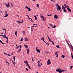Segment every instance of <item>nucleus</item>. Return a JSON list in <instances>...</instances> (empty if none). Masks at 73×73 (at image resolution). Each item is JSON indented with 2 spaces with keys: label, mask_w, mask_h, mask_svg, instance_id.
Segmentation results:
<instances>
[{
  "label": "nucleus",
  "mask_w": 73,
  "mask_h": 73,
  "mask_svg": "<svg viewBox=\"0 0 73 73\" xmlns=\"http://www.w3.org/2000/svg\"><path fill=\"white\" fill-rule=\"evenodd\" d=\"M50 26H51V27H53V26L52 24H50Z\"/></svg>",
  "instance_id": "58836bf2"
},
{
  "label": "nucleus",
  "mask_w": 73,
  "mask_h": 73,
  "mask_svg": "<svg viewBox=\"0 0 73 73\" xmlns=\"http://www.w3.org/2000/svg\"><path fill=\"white\" fill-rule=\"evenodd\" d=\"M24 62V63H25V64H28V61H25H25Z\"/></svg>",
  "instance_id": "f3484780"
},
{
  "label": "nucleus",
  "mask_w": 73,
  "mask_h": 73,
  "mask_svg": "<svg viewBox=\"0 0 73 73\" xmlns=\"http://www.w3.org/2000/svg\"><path fill=\"white\" fill-rule=\"evenodd\" d=\"M20 23H23V20H22V21L20 22Z\"/></svg>",
  "instance_id": "a19ab883"
},
{
  "label": "nucleus",
  "mask_w": 73,
  "mask_h": 73,
  "mask_svg": "<svg viewBox=\"0 0 73 73\" xmlns=\"http://www.w3.org/2000/svg\"><path fill=\"white\" fill-rule=\"evenodd\" d=\"M34 17H35V20H37V17L35 16H34Z\"/></svg>",
  "instance_id": "473e14b6"
},
{
  "label": "nucleus",
  "mask_w": 73,
  "mask_h": 73,
  "mask_svg": "<svg viewBox=\"0 0 73 73\" xmlns=\"http://www.w3.org/2000/svg\"><path fill=\"white\" fill-rule=\"evenodd\" d=\"M56 5V7H58V6L59 5H58V4H57Z\"/></svg>",
  "instance_id": "3c124183"
},
{
  "label": "nucleus",
  "mask_w": 73,
  "mask_h": 73,
  "mask_svg": "<svg viewBox=\"0 0 73 73\" xmlns=\"http://www.w3.org/2000/svg\"><path fill=\"white\" fill-rule=\"evenodd\" d=\"M56 48H60V46H58V45H56Z\"/></svg>",
  "instance_id": "393cba45"
},
{
  "label": "nucleus",
  "mask_w": 73,
  "mask_h": 73,
  "mask_svg": "<svg viewBox=\"0 0 73 73\" xmlns=\"http://www.w3.org/2000/svg\"><path fill=\"white\" fill-rule=\"evenodd\" d=\"M67 9L68 10V11L69 12H71V10L69 8H68Z\"/></svg>",
  "instance_id": "dca6fc26"
},
{
  "label": "nucleus",
  "mask_w": 73,
  "mask_h": 73,
  "mask_svg": "<svg viewBox=\"0 0 73 73\" xmlns=\"http://www.w3.org/2000/svg\"><path fill=\"white\" fill-rule=\"evenodd\" d=\"M20 46V48H21L22 47V46H21V45H20V46Z\"/></svg>",
  "instance_id": "de8ad7c7"
},
{
  "label": "nucleus",
  "mask_w": 73,
  "mask_h": 73,
  "mask_svg": "<svg viewBox=\"0 0 73 73\" xmlns=\"http://www.w3.org/2000/svg\"><path fill=\"white\" fill-rule=\"evenodd\" d=\"M24 46L26 48H28V46L27 45L24 44Z\"/></svg>",
  "instance_id": "f8f14e48"
},
{
  "label": "nucleus",
  "mask_w": 73,
  "mask_h": 73,
  "mask_svg": "<svg viewBox=\"0 0 73 73\" xmlns=\"http://www.w3.org/2000/svg\"><path fill=\"white\" fill-rule=\"evenodd\" d=\"M28 68L29 69H31V67H30V66H29V67H28Z\"/></svg>",
  "instance_id": "5fc2aeb1"
},
{
  "label": "nucleus",
  "mask_w": 73,
  "mask_h": 73,
  "mask_svg": "<svg viewBox=\"0 0 73 73\" xmlns=\"http://www.w3.org/2000/svg\"><path fill=\"white\" fill-rule=\"evenodd\" d=\"M15 33L16 36H17V31H15Z\"/></svg>",
  "instance_id": "ddd939ff"
},
{
  "label": "nucleus",
  "mask_w": 73,
  "mask_h": 73,
  "mask_svg": "<svg viewBox=\"0 0 73 73\" xmlns=\"http://www.w3.org/2000/svg\"><path fill=\"white\" fill-rule=\"evenodd\" d=\"M31 31H33V29L32 28L31 29Z\"/></svg>",
  "instance_id": "4d7b16f0"
},
{
  "label": "nucleus",
  "mask_w": 73,
  "mask_h": 73,
  "mask_svg": "<svg viewBox=\"0 0 73 73\" xmlns=\"http://www.w3.org/2000/svg\"><path fill=\"white\" fill-rule=\"evenodd\" d=\"M72 68H73V66H71L70 67V69H72Z\"/></svg>",
  "instance_id": "a18cd8bd"
},
{
  "label": "nucleus",
  "mask_w": 73,
  "mask_h": 73,
  "mask_svg": "<svg viewBox=\"0 0 73 73\" xmlns=\"http://www.w3.org/2000/svg\"><path fill=\"white\" fill-rule=\"evenodd\" d=\"M52 42L53 44L54 45V42H53L52 41V42Z\"/></svg>",
  "instance_id": "bf43d9fd"
},
{
  "label": "nucleus",
  "mask_w": 73,
  "mask_h": 73,
  "mask_svg": "<svg viewBox=\"0 0 73 73\" xmlns=\"http://www.w3.org/2000/svg\"><path fill=\"white\" fill-rule=\"evenodd\" d=\"M28 9H29V11H31V9H30V8L29 7Z\"/></svg>",
  "instance_id": "72a5a7b5"
},
{
  "label": "nucleus",
  "mask_w": 73,
  "mask_h": 73,
  "mask_svg": "<svg viewBox=\"0 0 73 73\" xmlns=\"http://www.w3.org/2000/svg\"><path fill=\"white\" fill-rule=\"evenodd\" d=\"M5 38H6L7 41H6V42L8 43V38L7 36H5Z\"/></svg>",
  "instance_id": "9d476101"
},
{
  "label": "nucleus",
  "mask_w": 73,
  "mask_h": 73,
  "mask_svg": "<svg viewBox=\"0 0 73 73\" xmlns=\"http://www.w3.org/2000/svg\"><path fill=\"white\" fill-rule=\"evenodd\" d=\"M62 73V72H61V71H60V72H59V73Z\"/></svg>",
  "instance_id": "774afa93"
},
{
  "label": "nucleus",
  "mask_w": 73,
  "mask_h": 73,
  "mask_svg": "<svg viewBox=\"0 0 73 73\" xmlns=\"http://www.w3.org/2000/svg\"><path fill=\"white\" fill-rule=\"evenodd\" d=\"M26 65H27V66H28V67H29V66H29V65L28 64V63L26 64Z\"/></svg>",
  "instance_id": "ea45409f"
},
{
  "label": "nucleus",
  "mask_w": 73,
  "mask_h": 73,
  "mask_svg": "<svg viewBox=\"0 0 73 73\" xmlns=\"http://www.w3.org/2000/svg\"><path fill=\"white\" fill-rule=\"evenodd\" d=\"M23 39H24V38H21V41H23Z\"/></svg>",
  "instance_id": "2f4dec72"
},
{
  "label": "nucleus",
  "mask_w": 73,
  "mask_h": 73,
  "mask_svg": "<svg viewBox=\"0 0 73 73\" xmlns=\"http://www.w3.org/2000/svg\"><path fill=\"white\" fill-rule=\"evenodd\" d=\"M24 40L25 41H29V40L27 38V37H26L24 38Z\"/></svg>",
  "instance_id": "1a4fd4ad"
},
{
  "label": "nucleus",
  "mask_w": 73,
  "mask_h": 73,
  "mask_svg": "<svg viewBox=\"0 0 73 73\" xmlns=\"http://www.w3.org/2000/svg\"><path fill=\"white\" fill-rule=\"evenodd\" d=\"M54 17L55 19H58V17L57 16V15H55L54 16Z\"/></svg>",
  "instance_id": "6e6552de"
},
{
  "label": "nucleus",
  "mask_w": 73,
  "mask_h": 73,
  "mask_svg": "<svg viewBox=\"0 0 73 73\" xmlns=\"http://www.w3.org/2000/svg\"><path fill=\"white\" fill-rule=\"evenodd\" d=\"M40 17L41 19L43 21H45L46 20V17H44V16H42V15L41 14L40 15Z\"/></svg>",
  "instance_id": "f257e3e1"
},
{
  "label": "nucleus",
  "mask_w": 73,
  "mask_h": 73,
  "mask_svg": "<svg viewBox=\"0 0 73 73\" xmlns=\"http://www.w3.org/2000/svg\"><path fill=\"white\" fill-rule=\"evenodd\" d=\"M5 14H8V13L7 12L5 11Z\"/></svg>",
  "instance_id": "8fccbe9b"
},
{
  "label": "nucleus",
  "mask_w": 73,
  "mask_h": 73,
  "mask_svg": "<svg viewBox=\"0 0 73 73\" xmlns=\"http://www.w3.org/2000/svg\"><path fill=\"white\" fill-rule=\"evenodd\" d=\"M35 27H36L37 26V25L36 24H35Z\"/></svg>",
  "instance_id": "49530a36"
},
{
  "label": "nucleus",
  "mask_w": 73,
  "mask_h": 73,
  "mask_svg": "<svg viewBox=\"0 0 73 73\" xmlns=\"http://www.w3.org/2000/svg\"><path fill=\"white\" fill-rule=\"evenodd\" d=\"M25 8L27 9H28V8H29V7H28L27 6H26Z\"/></svg>",
  "instance_id": "c9c22d12"
},
{
  "label": "nucleus",
  "mask_w": 73,
  "mask_h": 73,
  "mask_svg": "<svg viewBox=\"0 0 73 73\" xmlns=\"http://www.w3.org/2000/svg\"><path fill=\"white\" fill-rule=\"evenodd\" d=\"M17 22H18V24H20V22L19 21H17Z\"/></svg>",
  "instance_id": "052dcab7"
},
{
  "label": "nucleus",
  "mask_w": 73,
  "mask_h": 73,
  "mask_svg": "<svg viewBox=\"0 0 73 73\" xmlns=\"http://www.w3.org/2000/svg\"><path fill=\"white\" fill-rule=\"evenodd\" d=\"M8 14H5V16H4V17H8Z\"/></svg>",
  "instance_id": "aec40b11"
},
{
  "label": "nucleus",
  "mask_w": 73,
  "mask_h": 73,
  "mask_svg": "<svg viewBox=\"0 0 73 73\" xmlns=\"http://www.w3.org/2000/svg\"><path fill=\"white\" fill-rule=\"evenodd\" d=\"M56 28V25H54V27H53V28Z\"/></svg>",
  "instance_id": "4c0bfd02"
},
{
  "label": "nucleus",
  "mask_w": 73,
  "mask_h": 73,
  "mask_svg": "<svg viewBox=\"0 0 73 73\" xmlns=\"http://www.w3.org/2000/svg\"><path fill=\"white\" fill-rule=\"evenodd\" d=\"M63 12L65 13L66 12V9L65 8L64 9H63Z\"/></svg>",
  "instance_id": "4468645a"
},
{
  "label": "nucleus",
  "mask_w": 73,
  "mask_h": 73,
  "mask_svg": "<svg viewBox=\"0 0 73 73\" xmlns=\"http://www.w3.org/2000/svg\"><path fill=\"white\" fill-rule=\"evenodd\" d=\"M56 71H58L56 72H61V69L60 68H57V69L56 70Z\"/></svg>",
  "instance_id": "0eeeda50"
},
{
  "label": "nucleus",
  "mask_w": 73,
  "mask_h": 73,
  "mask_svg": "<svg viewBox=\"0 0 73 73\" xmlns=\"http://www.w3.org/2000/svg\"><path fill=\"white\" fill-rule=\"evenodd\" d=\"M64 4V6L65 7H66V5L65 4Z\"/></svg>",
  "instance_id": "864d4df0"
},
{
  "label": "nucleus",
  "mask_w": 73,
  "mask_h": 73,
  "mask_svg": "<svg viewBox=\"0 0 73 73\" xmlns=\"http://www.w3.org/2000/svg\"><path fill=\"white\" fill-rule=\"evenodd\" d=\"M41 40H42L44 42L45 41V40H44V38H43V37H42V38L41 39Z\"/></svg>",
  "instance_id": "7c9ffc66"
},
{
  "label": "nucleus",
  "mask_w": 73,
  "mask_h": 73,
  "mask_svg": "<svg viewBox=\"0 0 73 73\" xmlns=\"http://www.w3.org/2000/svg\"><path fill=\"white\" fill-rule=\"evenodd\" d=\"M47 16H52V15L50 14V15H49L48 14H47Z\"/></svg>",
  "instance_id": "e433bc0d"
},
{
  "label": "nucleus",
  "mask_w": 73,
  "mask_h": 73,
  "mask_svg": "<svg viewBox=\"0 0 73 73\" xmlns=\"http://www.w3.org/2000/svg\"><path fill=\"white\" fill-rule=\"evenodd\" d=\"M57 9L56 11H58V10H59L60 12H62V9H61V7H60V6L59 5L57 7Z\"/></svg>",
  "instance_id": "f03ea898"
},
{
  "label": "nucleus",
  "mask_w": 73,
  "mask_h": 73,
  "mask_svg": "<svg viewBox=\"0 0 73 73\" xmlns=\"http://www.w3.org/2000/svg\"><path fill=\"white\" fill-rule=\"evenodd\" d=\"M62 58H64V57H65V56L64 55H62Z\"/></svg>",
  "instance_id": "c756f323"
},
{
  "label": "nucleus",
  "mask_w": 73,
  "mask_h": 73,
  "mask_svg": "<svg viewBox=\"0 0 73 73\" xmlns=\"http://www.w3.org/2000/svg\"><path fill=\"white\" fill-rule=\"evenodd\" d=\"M13 54V52L12 53L11 55H12Z\"/></svg>",
  "instance_id": "338daca9"
},
{
  "label": "nucleus",
  "mask_w": 73,
  "mask_h": 73,
  "mask_svg": "<svg viewBox=\"0 0 73 73\" xmlns=\"http://www.w3.org/2000/svg\"><path fill=\"white\" fill-rule=\"evenodd\" d=\"M57 52H56L55 53V55H57Z\"/></svg>",
  "instance_id": "09e8293b"
},
{
  "label": "nucleus",
  "mask_w": 73,
  "mask_h": 73,
  "mask_svg": "<svg viewBox=\"0 0 73 73\" xmlns=\"http://www.w3.org/2000/svg\"><path fill=\"white\" fill-rule=\"evenodd\" d=\"M26 70H27V71H28V69L27 68H26Z\"/></svg>",
  "instance_id": "13d9d810"
},
{
  "label": "nucleus",
  "mask_w": 73,
  "mask_h": 73,
  "mask_svg": "<svg viewBox=\"0 0 73 73\" xmlns=\"http://www.w3.org/2000/svg\"><path fill=\"white\" fill-rule=\"evenodd\" d=\"M31 21H32L33 23V21L32 20V19H31Z\"/></svg>",
  "instance_id": "603ef678"
},
{
  "label": "nucleus",
  "mask_w": 73,
  "mask_h": 73,
  "mask_svg": "<svg viewBox=\"0 0 73 73\" xmlns=\"http://www.w3.org/2000/svg\"><path fill=\"white\" fill-rule=\"evenodd\" d=\"M47 65H50V64H51V62H50V59H49L48 60L47 62Z\"/></svg>",
  "instance_id": "20e7f679"
},
{
  "label": "nucleus",
  "mask_w": 73,
  "mask_h": 73,
  "mask_svg": "<svg viewBox=\"0 0 73 73\" xmlns=\"http://www.w3.org/2000/svg\"><path fill=\"white\" fill-rule=\"evenodd\" d=\"M16 46H17V48H16L17 49H18V48H19L20 47V46H18L17 44H16Z\"/></svg>",
  "instance_id": "4be33fe9"
},
{
  "label": "nucleus",
  "mask_w": 73,
  "mask_h": 73,
  "mask_svg": "<svg viewBox=\"0 0 73 73\" xmlns=\"http://www.w3.org/2000/svg\"><path fill=\"white\" fill-rule=\"evenodd\" d=\"M65 41L66 42L67 44H69V43L68 42V40H66V39H65Z\"/></svg>",
  "instance_id": "a211bd4d"
},
{
  "label": "nucleus",
  "mask_w": 73,
  "mask_h": 73,
  "mask_svg": "<svg viewBox=\"0 0 73 73\" xmlns=\"http://www.w3.org/2000/svg\"><path fill=\"white\" fill-rule=\"evenodd\" d=\"M51 1H52V2H54V1L53 0H50Z\"/></svg>",
  "instance_id": "e2e57ef3"
},
{
  "label": "nucleus",
  "mask_w": 73,
  "mask_h": 73,
  "mask_svg": "<svg viewBox=\"0 0 73 73\" xmlns=\"http://www.w3.org/2000/svg\"><path fill=\"white\" fill-rule=\"evenodd\" d=\"M27 54H29V49H27Z\"/></svg>",
  "instance_id": "2eb2a0df"
},
{
  "label": "nucleus",
  "mask_w": 73,
  "mask_h": 73,
  "mask_svg": "<svg viewBox=\"0 0 73 73\" xmlns=\"http://www.w3.org/2000/svg\"><path fill=\"white\" fill-rule=\"evenodd\" d=\"M56 56H56V57H58V55H57Z\"/></svg>",
  "instance_id": "6e6d98bb"
},
{
  "label": "nucleus",
  "mask_w": 73,
  "mask_h": 73,
  "mask_svg": "<svg viewBox=\"0 0 73 73\" xmlns=\"http://www.w3.org/2000/svg\"><path fill=\"white\" fill-rule=\"evenodd\" d=\"M12 63L13 64V65H15V62H14L13 61H12Z\"/></svg>",
  "instance_id": "bb28decb"
},
{
  "label": "nucleus",
  "mask_w": 73,
  "mask_h": 73,
  "mask_svg": "<svg viewBox=\"0 0 73 73\" xmlns=\"http://www.w3.org/2000/svg\"><path fill=\"white\" fill-rule=\"evenodd\" d=\"M2 29L3 30H5V32H6V31H7V30L6 29Z\"/></svg>",
  "instance_id": "37998d69"
},
{
  "label": "nucleus",
  "mask_w": 73,
  "mask_h": 73,
  "mask_svg": "<svg viewBox=\"0 0 73 73\" xmlns=\"http://www.w3.org/2000/svg\"><path fill=\"white\" fill-rule=\"evenodd\" d=\"M61 72H63L65 71V70H62L61 69Z\"/></svg>",
  "instance_id": "f704fd0d"
},
{
  "label": "nucleus",
  "mask_w": 73,
  "mask_h": 73,
  "mask_svg": "<svg viewBox=\"0 0 73 73\" xmlns=\"http://www.w3.org/2000/svg\"><path fill=\"white\" fill-rule=\"evenodd\" d=\"M13 58L14 61H15V60H16V58H15V56H14L13 57Z\"/></svg>",
  "instance_id": "5701e85b"
},
{
  "label": "nucleus",
  "mask_w": 73,
  "mask_h": 73,
  "mask_svg": "<svg viewBox=\"0 0 73 73\" xmlns=\"http://www.w3.org/2000/svg\"><path fill=\"white\" fill-rule=\"evenodd\" d=\"M71 57L73 59V55L72 54V53L71 52Z\"/></svg>",
  "instance_id": "c85d7f7f"
},
{
  "label": "nucleus",
  "mask_w": 73,
  "mask_h": 73,
  "mask_svg": "<svg viewBox=\"0 0 73 73\" xmlns=\"http://www.w3.org/2000/svg\"><path fill=\"white\" fill-rule=\"evenodd\" d=\"M68 45L69 46H71V48L72 50V52H73V46H72V45L71 44H69L68 43Z\"/></svg>",
  "instance_id": "39448f33"
},
{
  "label": "nucleus",
  "mask_w": 73,
  "mask_h": 73,
  "mask_svg": "<svg viewBox=\"0 0 73 73\" xmlns=\"http://www.w3.org/2000/svg\"><path fill=\"white\" fill-rule=\"evenodd\" d=\"M7 64H8L9 65V64L8 63V62H7Z\"/></svg>",
  "instance_id": "0e129e2a"
},
{
  "label": "nucleus",
  "mask_w": 73,
  "mask_h": 73,
  "mask_svg": "<svg viewBox=\"0 0 73 73\" xmlns=\"http://www.w3.org/2000/svg\"><path fill=\"white\" fill-rule=\"evenodd\" d=\"M4 4H5V5L7 7H8V8H9V7H11V6H9V3L8 2H7V4H6V3H4Z\"/></svg>",
  "instance_id": "7ed1b4c3"
},
{
  "label": "nucleus",
  "mask_w": 73,
  "mask_h": 73,
  "mask_svg": "<svg viewBox=\"0 0 73 73\" xmlns=\"http://www.w3.org/2000/svg\"><path fill=\"white\" fill-rule=\"evenodd\" d=\"M0 42L1 43V44H5V43H4L3 42L1 41V40H0Z\"/></svg>",
  "instance_id": "6ab92c4d"
},
{
  "label": "nucleus",
  "mask_w": 73,
  "mask_h": 73,
  "mask_svg": "<svg viewBox=\"0 0 73 73\" xmlns=\"http://www.w3.org/2000/svg\"><path fill=\"white\" fill-rule=\"evenodd\" d=\"M46 44H47V45H49V43H46Z\"/></svg>",
  "instance_id": "680f3d73"
},
{
  "label": "nucleus",
  "mask_w": 73,
  "mask_h": 73,
  "mask_svg": "<svg viewBox=\"0 0 73 73\" xmlns=\"http://www.w3.org/2000/svg\"><path fill=\"white\" fill-rule=\"evenodd\" d=\"M6 33V31H5V33L4 35H0V36H3V37L5 38V37H7L5 35Z\"/></svg>",
  "instance_id": "423d86ee"
},
{
  "label": "nucleus",
  "mask_w": 73,
  "mask_h": 73,
  "mask_svg": "<svg viewBox=\"0 0 73 73\" xmlns=\"http://www.w3.org/2000/svg\"><path fill=\"white\" fill-rule=\"evenodd\" d=\"M48 39L49 41H50V42H52V41L49 38V37H48Z\"/></svg>",
  "instance_id": "412c9836"
},
{
  "label": "nucleus",
  "mask_w": 73,
  "mask_h": 73,
  "mask_svg": "<svg viewBox=\"0 0 73 73\" xmlns=\"http://www.w3.org/2000/svg\"><path fill=\"white\" fill-rule=\"evenodd\" d=\"M38 66H39V67H40V66H41V65H42V63H41V64L40 65V64H38Z\"/></svg>",
  "instance_id": "a878e982"
},
{
  "label": "nucleus",
  "mask_w": 73,
  "mask_h": 73,
  "mask_svg": "<svg viewBox=\"0 0 73 73\" xmlns=\"http://www.w3.org/2000/svg\"><path fill=\"white\" fill-rule=\"evenodd\" d=\"M36 51H37V52H38V53H40V50H39V49H37L36 50Z\"/></svg>",
  "instance_id": "9b49d317"
},
{
  "label": "nucleus",
  "mask_w": 73,
  "mask_h": 73,
  "mask_svg": "<svg viewBox=\"0 0 73 73\" xmlns=\"http://www.w3.org/2000/svg\"><path fill=\"white\" fill-rule=\"evenodd\" d=\"M19 49L20 50H20V51L21 50V48H19Z\"/></svg>",
  "instance_id": "69168bd1"
},
{
  "label": "nucleus",
  "mask_w": 73,
  "mask_h": 73,
  "mask_svg": "<svg viewBox=\"0 0 73 73\" xmlns=\"http://www.w3.org/2000/svg\"><path fill=\"white\" fill-rule=\"evenodd\" d=\"M62 9H65V8L64 7V6H62Z\"/></svg>",
  "instance_id": "b1692460"
},
{
  "label": "nucleus",
  "mask_w": 73,
  "mask_h": 73,
  "mask_svg": "<svg viewBox=\"0 0 73 73\" xmlns=\"http://www.w3.org/2000/svg\"><path fill=\"white\" fill-rule=\"evenodd\" d=\"M41 61V60H40V61H38L37 62V63H38V64H39L40 62Z\"/></svg>",
  "instance_id": "79ce46f5"
},
{
  "label": "nucleus",
  "mask_w": 73,
  "mask_h": 73,
  "mask_svg": "<svg viewBox=\"0 0 73 73\" xmlns=\"http://www.w3.org/2000/svg\"><path fill=\"white\" fill-rule=\"evenodd\" d=\"M39 7V4H38L37 5V8H38Z\"/></svg>",
  "instance_id": "c03bdc74"
},
{
  "label": "nucleus",
  "mask_w": 73,
  "mask_h": 73,
  "mask_svg": "<svg viewBox=\"0 0 73 73\" xmlns=\"http://www.w3.org/2000/svg\"><path fill=\"white\" fill-rule=\"evenodd\" d=\"M66 8L68 9V8H69V6L67 5L65 7Z\"/></svg>",
  "instance_id": "cd10ccee"
}]
</instances>
